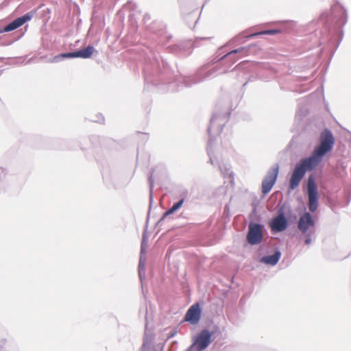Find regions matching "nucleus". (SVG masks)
I'll list each match as a JSON object with an SVG mask.
<instances>
[{"label":"nucleus","instance_id":"obj_12","mask_svg":"<svg viewBox=\"0 0 351 351\" xmlns=\"http://www.w3.org/2000/svg\"><path fill=\"white\" fill-rule=\"evenodd\" d=\"M281 256V253L276 251L273 255L265 256L261 258V262L266 265H275L278 263Z\"/></svg>","mask_w":351,"mask_h":351},{"label":"nucleus","instance_id":"obj_15","mask_svg":"<svg viewBox=\"0 0 351 351\" xmlns=\"http://www.w3.org/2000/svg\"><path fill=\"white\" fill-rule=\"evenodd\" d=\"M244 51V48H239V49H237L233 50V51H230V52L228 53L225 56V57H227V56H230V55H231V54H232V53H236L241 52V51Z\"/></svg>","mask_w":351,"mask_h":351},{"label":"nucleus","instance_id":"obj_1","mask_svg":"<svg viewBox=\"0 0 351 351\" xmlns=\"http://www.w3.org/2000/svg\"><path fill=\"white\" fill-rule=\"evenodd\" d=\"M334 138L332 133L328 130L323 132L320 145L314 149L309 157L302 159L296 165L289 180V186L291 189L299 185L306 171L313 170L319 165L323 156L332 150Z\"/></svg>","mask_w":351,"mask_h":351},{"label":"nucleus","instance_id":"obj_7","mask_svg":"<svg viewBox=\"0 0 351 351\" xmlns=\"http://www.w3.org/2000/svg\"><path fill=\"white\" fill-rule=\"evenodd\" d=\"M94 51V47L92 46H88L86 48L77 51L62 53L59 56L62 58H88L92 56Z\"/></svg>","mask_w":351,"mask_h":351},{"label":"nucleus","instance_id":"obj_10","mask_svg":"<svg viewBox=\"0 0 351 351\" xmlns=\"http://www.w3.org/2000/svg\"><path fill=\"white\" fill-rule=\"evenodd\" d=\"M200 319V308L198 304L190 307L185 315V320L192 324H197Z\"/></svg>","mask_w":351,"mask_h":351},{"label":"nucleus","instance_id":"obj_5","mask_svg":"<svg viewBox=\"0 0 351 351\" xmlns=\"http://www.w3.org/2000/svg\"><path fill=\"white\" fill-rule=\"evenodd\" d=\"M308 196V208L311 212H315L318 207V193L316 184L310 177L307 184Z\"/></svg>","mask_w":351,"mask_h":351},{"label":"nucleus","instance_id":"obj_11","mask_svg":"<svg viewBox=\"0 0 351 351\" xmlns=\"http://www.w3.org/2000/svg\"><path fill=\"white\" fill-rule=\"evenodd\" d=\"M331 17L337 21L343 22L346 17V10L340 4L335 3L331 8Z\"/></svg>","mask_w":351,"mask_h":351},{"label":"nucleus","instance_id":"obj_4","mask_svg":"<svg viewBox=\"0 0 351 351\" xmlns=\"http://www.w3.org/2000/svg\"><path fill=\"white\" fill-rule=\"evenodd\" d=\"M247 240L251 245H257L261 243L263 240V227L258 223H250Z\"/></svg>","mask_w":351,"mask_h":351},{"label":"nucleus","instance_id":"obj_9","mask_svg":"<svg viewBox=\"0 0 351 351\" xmlns=\"http://www.w3.org/2000/svg\"><path fill=\"white\" fill-rule=\"evenodd\" d=\"M32 19V15L29 13H27L23 16L19 17L14 20L12 22L6 25L3 32H8L12 30H14L19 27L22 26L25 23L29 21Z\"/></svg>","mask_w":351,"mask_h":351},{"label":"nucleus","instance_id":"obj_3","mask_svg":"<svg viewBox=\"0 0 351 351\" xmlns=\"http://www.w3.org/2000/svg\"><path fill=\"white\" fill-rule=\"evenodd\" d=\"M279 171L278 165L273 166L267 172V176L262 182V192L263 194H267L272 189L276 182Z\"/></svg>","mask_w":351,"mask_h":351},{"label":"nucleus","instance_id":"obj_2","mask_svg":"<svg viewBox=\"0 0 351 351\" xmlns=\"http://www.w3.org/2000/svg\"><path fill=\"white\" fill-rule=\"evenodd\" d=\"M212 334L208 330H203L195 337L191 350L192 351H202L206 349L211 342Z\"/></svg>","mask_w":351,"mask_h":351},{"label":"nucleus","instance_id":"obj_16","mask_svg":"<svg viewBox=\"0 0 351 351\" xmlns=\"http://www.w3.org/2000/svg\"><path fill=\"white\" fill-rule=\"evenodd\" d=\"M305 244L306 245H309L311 243V238L310 237V235H307L305 238Z\"/></svg>","mask_w":351,"mask_h":351},{"label":"nucleus","instance_id":"obj_14","mask_svg":"<svg viewBox=\"0 0 351 351\" xmlns=\"http://www.w3.org/2000/svg\"><path fill=\"white\" fill-rule=\"evenodd\" d=\"M278 32V31H277V30H265V31H263V32H259L252 34H250L249 36H247L246 37L247 38H251V37H254V36H258V35H263V34L274 35V34H276Z\"/></svg>","mask_w":351,"mask_h":351},{"label":"nucleus","instance_id":"obj_13","mask_svg":"<svg viewBox=\"0 0 351 351\" xmlns=\"http://www.w3.org/2000/svg\"><path fill=\"white\" fill-rule=\"evenodd\" d=\"M184 202V199L180 200L178 202L176 203L173 204V206L169 208L168 210H167L165 214H164V217H166L170 214H172L173 213H174L176 210H177L178 209H179L182 204Z\"/></svg>","mask_w":351,"mask_h":351},{"label":"nucleus","instance_id":"obj_6","mask_svg":"<svg viewBox=\"0 0 351 351\" xmlns=\"http://www.w3.org/2000/svg\"><path fill=\"white\" fill-rule=\"evenodd\" d=\"M287 220L282 213H280L273 218L269 223V227L273 232H282L287 229Z\"/></svg>","mask_w":351,"mask_h":351},{"label":"nucleus","instance_id":"obj_8","mask_svg":"<svg viewBox=\"0 0 351 351\" xmlns=\"http://www.w3.org/2000/svg\"><path fill=\"white\" fill-rule=\"evenodd\" d=\"M315 222L309 213H305L302 215L298 221V228L302 233H306L310 228H313Z\"/></svg>","mask_w":351,"mask_h":351}]
</instances>
